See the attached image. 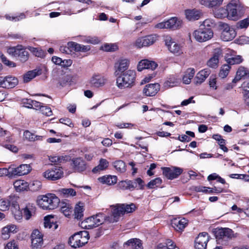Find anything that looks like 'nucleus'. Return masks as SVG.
I'll list each match as a JSON object with an SVG mask.
<instances>
[{"mask_svg": "<svg viewBox=\"0 0 249 249\" xmlns=\"http://www.w3.org/2000/svg\"><path fill=\"white\" fill-rule=\"evenodd\" d=\"M28 49L31 52H32L37 57H41L43 55V53L41 50H39L37 48H35L33 47H28Z\"/></svg>", "mask_w": 249, "mask_h": 249, "instance_id": "69168bd1", "label": "nucleus"}, {"mask_svg": "<svg viewBox=\"0 0 249 249\" xmlns=\"http://www.w3.org/2000/svg\"><path fill=\"white\" fill-rule=\"evenodd\" d=\"M221 54V52L220 49H215L213 56L207 61L208 66L212 68H216L218 67L219 57Z\"/></svg>", "mask_w": 249, "mask_h": 249, "instance_id": "bb28decb", "label": "nucleus"}, {"mask_svg": "<svg viewBox=\"0 0 249 249\" xmlns=\"http://www.w3.org/2000/svg\"><path fill=\"white\" fill-rule=\"evenodd\" d=\"M31 247L34 249L40 248L43 244V235L38 230H34L31 235Z\"/></svg>", "mask_w": 249, "mask_h": 249, "instance_id": "2eb2a0df", "label": "nucleus"}, {"mask_svg": "<svg viewBox=\"0 0 249 249\" xmlns=\"http://www.w3.org/2000/svg\"><path fill=\"white\" fill-rule=\"evenodd\" d=\"M167 26L168 29H172L176 30L181 27L182 22L181 20L178 19L177 18H172L170 19L166 20Z\"/></svg>", "mask_w": 249, "mask_h": 249, "instance_id": "72a5a7b5", "label": "nucleus"}, {"mask_svg": "<svg viewBox=\"0 0 249 249\" xmlns=\"http://www.w3.org/2000/svg\"><path fill=\"white\" fill-rule=\"evenodd\" d=\"M67 45L68 46V48H70L71 52L74 51L76 52H80V47L81 44L75 42L71 41L67 43Z\"/></svg>", "mask_w": 249, "mask_h": 249, "instance_id": "6e6d98bb", "label": "nucleus"}, {"mask_svg": "<svg viewBox=\"0 0 249 249\" xmlns=\"http://www.w3.org/2000/svg\"><path fill=\"white\" fill-rule=\"evenodd\" d=\"M89 239V233L87 231H81L71 236L69 241L70 245L77 248L82 247L87 243Z\"/></svg>", "mask_w": 249, "mask_h": 249, "instance_id": "20e7f679", "label": "nucleus"}, {"mask_svg": "<svg viewBox=\"0 0 249 249\" xmlns=\"http://www.w3.org/2000/svg\"><path fill=\"white\" fill-rule=\"evenodd\" d=\"M132 184L134 186L132 187L131 190L134 188L142 190L144 187V182L141 178H137L134 181H132Z\"/></svg>", "mask_w": 249, "mask_h": 249, "instance_id": "864d4df0", "label": "nucleus"}, {"mask_svg": "<svg viewBox=\"0 0 249 249\" xmlns=\"http://www.w3.org/2000/svg\"><path fill=\"white\" fill-rule=\"evenodd\" d=\"M23 214L26 220H29L31 216L35 213L36 211V207L33 204L28 203L23 209Z\"/></svg>", "mask_w": 249, "mask_h": 249, "instance_id": "2f4dec72", "label": "nucleus"}, {"mask_svg": "<svg viewBox=\"0 0 249 249\" xmlns=\"http://www.w3.org/2000/svg\"><path fill=\"white\" fill-rule=\"evenodd\" d=\"M98 180L103 184L111 185L117 182V178L115 176L107 175L99 178Z\"/></svg>", "mask_w": 249, "mask_h": 249, "instance_id": "473e14b6", "label": "nucleus"}, {"mask_svg": "<svg viewBox=\"0 0 249 249\" xmlns=\"http://www.w3.org/2000/svg\"><path fill=\"white\" fill-rule=\"evenodd\" d=\"M117 186L119 189L121 190H131L132 187L134 186L132 184V180H126L120 181Z\"/></svg>", "mask_w": 249, "mask_h": 249, "instance_id": "c03bdc74", "label": "nucleus"}, {"mask_svg": "<svg viewBox=\"0 0 249 249\" xmlns=\"http://www.w3.org/2000/svg\"><path fill=\"white\" fill-rule=\"evenodd\" d=\"M163 174L169 179L177 178L182 172L181 168L177 167L162 168Z\"/></svg>", "mask_w": 249, "mask_h": 249, "instance_id": "dca6fc26", "label": "nucleus"}, {"mask_svg": "<svg viewBox=\"0 0 249 249\" xmlns=\"http://www.w3.org/2000/svg\"><path fill=\"white\" fill-rule=\"evenodd\" d=\"M83 203H79L77 204L74 209L75 217L77 219H80L83 215Z\"/></svg>", "mask_w": 249, "mask_h": 249, "instance_id": "09e8293b", "label": "nucleus"}, {"mask_svg": "<svg viewBox=\"0 0 249 249\" xmlns=\"http://www.w3.org/2000/svg\"><path fill=\"white\" fill-rule=\"evenodd\" d=\"M180 81V78L176 75H171L164 83L163 86L166 89L176 86Z\"/></svg>", "mask_w": 249, "mask_h": 249, "instance_id": "7c9ffc66", "label": "nucleus"}, {"mask_svg": "<svg viewBox=\"0 0 249 249\" xmlns=\"http://www.w3.org/2000/svg\"><path fill=\"white\" fill-rule=\"evenodd\" d=\"M121 204L110 206L111 214L107 217V222L114 223L119 220L120 217L124 215Z\"/></svg>", "mask_w": 249, "mask_h": 249, "instance_id": "9d476101", "label": "nucleus"}, {"mask_svg": "<svg viewBox=\"0 0 249 249\" xmlns=\"http://www.w3.org/2000/svg\"><path fill=\"white\" fill-rule=\"evenodd\" d=\"M42 186L41 182L39 180H34L33 181L29 187L33 191H37L39 190Z\"/></svg>", "mask_w": 249, "mask_h": 249, "instance_id": "13d9d810", "label": "nucleus"}, {"mask_svg": "<svg viewBox=\"0 0 249 249\" xmlns=\"http://www.w3.org/2000/svg\"><path fill=\"white\" fill-rule=\"evenodd\" d=\"M115 125L117 127V128L120 129L122 128H132L134 127L135 125L133 124L128 123H117Z\"/></svg>", "mask_w": 249, "mask_h": 249, "instance_id": "e2e57ef3", "label": "nucleus"}, {"mask_svg": "<svg viewBox=\"0 0 249 249\" xmlns=\"http://www.w3.org/2000/svg\"><path fill=\"white\" fill-rule=\"evenodd\" d=\"M69 159V157L67 156H51L49 157V160L53 163H60L63 161H67Z\"/></svg>", "mask_w": 249, "mask_h": 249, "instance_id": "de8ad7c7", "label": "nucleus"}, {"mask_svg": "<svg viewBox=\"0 0 249 249\" xmlns=\"http://www.w3.org/2000/svg\"><path fill=\"white\" fill-rule=\"evenodd\" d=\"M17 198L14 196H10L7 198L0 199V210L5 211L8 210L10 205L13 206L15 209L18 208L17 204Z\"/></svg>", "mask_w": 249, "mask_h": 249, "instance_id": "f8f14e48", "label": "nucleus"}, {"mask_svg": "<svg viewBox=\"0 0 249 249\" xmlns=\"http://www.w3.org/2000/svg\"><path fill=\"white\" fill-rule=\"evenodd\" d=\"M223 0H198L200 4L209 8L219 6L222 4Z\"/></svg>", "mask_w": 249, "mask_h": 249, "instance_id": "c756f323", "label": "nucleus"}, {"mask_svg": "<svg viewBox=\"0 0 249 249\" xmlns=\"http://www.w3.org/2000/svg\"><path fill=\"white\" fill-rule=\"evenodd\" d=\"M161 183V179L160 178H157L149 182L147 185V187L150 189L158 187L160 186Z\"/></svg>", "mask_w": 249, "mask_h": 249, "instance_id": "603ef678", "label": "nucleus"}, {"mask_svg": "<svg viewBox=\"0 0 249 249\" xmlns=\"http://www.w3.org/2000/svg\"><path fill=\"white\" fill-rule=\"evenodd\" d=\"M213 36V33L211 28L202 27L195 30L193 33V36L199 42H206L211 39Z\"/></svg>", "mask_w": 249, "mask_h": 249, "instance_id": "39448f33", "label": "nucleus"}, {"mask_svg": "<svg viewBox=\"0 0 249 249\" xmlns=\"http://www.w3.org/2000/svg\"><path fill=\"white\" fill-rule=\"evenodd\" d=\"M185 16L187 19L193 21L199 19L202 16V13L198 10L188 9L185 11Z\"/></svg>", "mask_w": 249, "mask_h": 249, "instance_id": "c85d7f7f", "label": "nucleus"}, {"mask_svg": "<svg viewBox=\"0 0 249 249\" xmlns=\"http://www.w3.org/2000/svg\"><path fill=\"white\" fill-rule=\"evenodd\" d=\"M123 209L124 214L125 213H130L134 212L136 209V206L134 204L131 203L130 204H121Z\"/></svg>", "mask_w": 249, "mask_h": 249, "instance_id": "3c124183", "label": "nucleus"}, {"mask_svg": "<svg viewBox=\"0 0 249 249\" xmlns=\"http://www.w3.org/2000/svg\"><path fill=\"white\" fill-rule=\"evenodd\" d=\"M44 224L45 228L49 229L55 230L58 227V225L53 220V217L52 215H48L44 217Z\"/></svg>", "mask_w": 249, "mask_h": 249, "instance_id": "4c0bfd02", "label": "nucleus"}, {"mask_svg": "<svg viewBox=\"0 0 249 249\" xmlns=\"http://www.w3.org/2000/svg\"><path fill=\"white\" fill-rule=\"evenodd\" d=\"M136 77L135 71L128 70L120 73L116 79V86L120 89H130L135 85Z\"/></svg>", "mask_w": 249, "mask_h": 249, "instance_id": "f257e3e1", "label": "nucleus"}, {"mask_svg": "<svg viewBox=\"0 0 249 249\" xmlns=\"http://www.w3.org/2000/svg\"><path fill=\"white\" fill-rule=\"evenodd\" d=\"M109 162L106 159H101L98 165L92 169V172L94 173H96L98 172L104 171L107 168Z\"/></svg>", "mask_w": 249, "mask_h": 249, "instance_id": "c9c22d12", "label": "nucleus"}, {"mask_svg": "<svg viewBox=\"0 0 249 249\" xmlns=\"http://www.w3.org/2000/svg\"><path fill=\"white\" fill-rule=\"evenodd\" d=\"M39 71L36 70L28 71L23 76V81L24 82H28L32 79L35 78L36 75H38Z\"/></svg>", "mask_w": 249, "mask_h": 249, "instance_id": "a18cd8bd", "label": "nucleus"}, {"mask_svg": "<svg viewBox=\"0 0 249 249\" xmlns=\"http://www.w3.org/2000/svg\"><path fill=\"white\" fill-rule=\"evenodd\" d=\"M13 185L17 192L27 190L29 187L28 182L23 180H17L14 182Z\"/></svg>", "mask_w": 249, "mask_h": 249, "instance_id": "f704fd0d", "label": "nucleus"}, {"mask_svg": "<svg viewBox=\"0 0 249 249\" xmlns=\"http://www.w3.org/2000/svg\"><path fill=\"white\" fill-rule=\"evenodd\" d=\"M249 72L244 67H240L236 72V75L234 79V81H239L244 77H249Z\"/></svg>", "mask_w": 249, "mask_h": 249, "instance_id": "79ce46f5", "label": "nucleus"}, {"mask_svg": "<svg viewBox=\"0 0 249 249\" xmlns=\"http://www.w3.org/2000/svg\"><path fill=\"white\" fill-rule=\"evenodd\" d=\"M4 249H18V247L17 242L13 240L7 243Z\"/></svg>", "mask_w": 249, "mask_h": 249, "instance_id": "338daca9", "label": "nucleus"}, {"mask_svg": "<svg viewBox=\"0 0 249 249\" xmlns=\"http://www.w3.org/2000/svg\"><path fill=\"white\" fill-rule=\"evenodd\" d=\"M18 227L15 224H8L3 227L1 230V238L4 240L10 238L11 233H16L18 231Z\"/></svg>", "mask_w": 249, "mask_h": 249, "instance_id": "412c9836", "label": "nucleus"}, {"mask_svg": "<svg viewBox=\"0 0 249 249\" xmlns=\"http://www.w3.org/2000/svg\"><path fill=\"white\" fill-rule=\"evenodd\" d=\"M124 246L127 249H142L141 241L137 238H132L124 244Z\"/></svg>", "mask_w": 249, "mask_h": 249, "instance_id": "a878e982", "label": "nucleus"}, {"mask_svg": "<svg viewBox=\"0 0 249 249\" xmlns=\"http://www.w3.org/2000/svg\"><path fill=\"white\" fill-rule=\"evenodd\" d=\"M211 73L210 69H204L199 71L195 77V80L196 84H200L203 83Z\"/></svg>", "mask_w": 249, "mask_h": 249, "instance_id": "cd10ccee", "label": "nucleus"}, {"mask_svg": "<svg viewBox=\"0 0 249 249\" xmlns=\"http://www.w3.org/2000/svg\"><path fill=\"white\" fill-rule=\"evenodd\" d=\"M11 176H23L28 174L31 170L30 164H21L18 167L10 166Z\"/></svg>", "mask_w": 249, "mask_h": 249, "instance_id": "6ab92c4d", "label": "nucleus"}, {"mask_svg": "<svg viewBox=\"0 0 249 249\" xmlns=\"http://www.w3.org/2000/svg\"><path fill=\"white\" fill-rule=\"evenodd\" d=\"M209 240L208 233L204 232L200 233L195 240L196 249H206Z\"/></svg>", "mask_w": 249, "mask_h": 249, "instance_id": "aec40b11", "label": "nucleus"}, {"mask_svg": "<svg viewBox=\"0 0 249 249\" xmlns=\"http://www.w3.org/2000/svg\"><path fill=\"white\" fill-rule=\"evenodd\" d=\"M195 73V69L193 68H189L185 72L182 78L183 83L189 84L190 83L192 79L194 76Z\"/></svg>", "mask_w": 249, "mask_h": 249, "instance_id": "e433bc0d", "label": "nucleus"}, {"mask_svg": "<svg viewBox=\"0 0 249 249\" xmlns=\"http://www.w3.org/2000/svg\"><path fill=\"white\" fill-rule=\"evenodd\" d=\"M230 69L231 67L229 65H223L221 68L220 72L219 73V76L222 78H224L228 75Z\"/></svg>", "mask_w": 249, "mask_h": 249, "instance_id": "5fc2aeb1", "label": "nucleus"}, {"mask_svg": "<svg viewBox=\"0 0 249 249\" xmlns=\"http://www.w3.org/2000/svg\"><path fill=\"white\" fill-rule=\"evenodd\" d=\"M157 37V35L153 34L139 38L135 42V45L139 48L150 46L156 42Z\"/></svg>", "mask_w": 249, "mask_h": 249, "instance_id": "9b49d317", "label": "nucleus"}, {"mask_svg": "<svg viewBox=\"0 0 249 249\" xmlns=\"http://www.w3.org/2000/svg\"><path fill=\"white\" fill-rule=\"evenodd\" d=\"M249 25V19L246 18L238 22L237 24V27L238 28H246Z\"/></svg>", "mask_w": 249, "mask_h": 249, "instance_id": "0e129e2a", "label": "nucleus"}, {"mask_svg": "<svg viewBox=\"0 0 249 249\" xmlns=\"http://www.w3.org/2000/svg\"><path fill=\"white\" fill-rule=\"evenodd\" d=\"M242 61V59L241 57L239 55H237L235 57H230L227 59V62L229 64L228 65H234L239 64Z\"/></svg>", "mask_w": 249, "mask_h": 249, "instance_id": "4d7b16f0", "label": "nucleus"}, {"mask_svg": "<svg viewBox=\"0 0 249 249\" xmlns=\"http://www.w3.org/2000/svg\"><path fill=\"white\" fill-rule=\"evenodd\" d=\"M63 174L62 167L54 166L44 172L43 176L49 180H56L61 178L63 176Z\"/></svg>", "mask_w": 249, "mask_h": 249, "instance_id": "6e6552de", "label": "nucleus"}, {"mask_svg": "<svg viewBox=\"0 0 249 249\" xmlns=\"http://www.w3.org/2000/svg\"><path fill=\"white\" fill-rule=\"evenodd\" d=\"M213 15L214 17L218 18H228V13L227 6L226 8L221 7L214 11Z\"/></svg>", "mask_w": 249, "mask_h": 249, "instance_id": "ea45409f", "label": "nucleus"}, {"mask_svg": "<svg viewBox=\"0 0 249 249\" xmlns=\"http://www.w3.org/2000/svg\"><path fill=\"white\" fill-rule=\"evenodd\" d=\"M7 53L9 55L16 57L21 62H25L29 57L28 52L26 50L25 47L21 45L9 48Z\"/></svg>", "mask_w": 249, "mask_h": 249, "instance_id": "423d86ee", "label": "nucleus"}, {"mask_svg": "<svg viewBox=\"0 0 249 249\" xmlns=\"http://www.w3.org/2000/svg\"><path fill=\"white\" fill-rule=\"evenodd\" d=\"M94 217L92 216L88 217L81 222V227L87 229H90L96 227V224L94 222Z\"/></svg>", "mask_w": 249, "mask_h": 249, "instance_id": "a19ab883", "label": "nucleus"}, {"mask_svg": "<svg viewBox=\"0 0 249 249\" xmlns=\"http://www.w3.org/2000/svg\"><path fill=\"white\" fill-rule=\"evenodd\" d=\"M160 89V85L158 83L149 84L144 87L143 93L146 96H154L158 92Z\"/></svg>", "mask_w": 249, "mask_h": 249, "instance_id": "4be33fe9", "label": "nucleus"}, {"mask_svg": "<svg viewBox=\"0 0 249 249\" xmlns=\"http://www.w3.org/2000/svg\"><path fill=\"white\" fill-rule=\"evenodd\" d=\"M60 203L59 198L54 194L49 193L38 199V205L43 210H53Z\"/></svg>", "mask_w": 249, "mask_h": 249, "instance_id": "f03ea898", "label": "nucleus"}, {"mask_svg": "<svg viewBox=\"0 0 249 249\" xmlns=\"http://www.w3.org/2000/svg\"><path fill=\"white\" fill-rule=\"evenodd\" d=\"M214 25L215 22L214 20L211 18H208L203 22L202 24L200 25V27L211 28V27H213Z\"/></svg>", "mask_w": 249, "mask_h": 249, "instance_id": "052dcab7", "label": "nucleus"}, {"mask_svg": "<svg viewBox=\"0 0 249 249\" xmlns=\"http://www.w3.org/2000/svg\"><path fill=\"white\" fill-rule=\"evenodd\" d=\"M118 49V46L116 44L105 43L101 47V50L106 52H114Z\"/></svg>", "mask_w": 249, "mask_h": 249, "instance_id": "8fccbe9b", "label": "nucleus"}, {"mask_svg": "<svg viewBox=\"0 0 249 249\" xmlns=\"http://www.w3.org/2000/svg\"><path fill=\"white\" fill-rule=\"evenodd\" d=\"M106 81V79L104 76L99 74H94L90 80V84L93 87L99 88L104 86Z\"/></svg>", "mask_w": 249, "mask_h": 249, "instance_id": "5701e85b", "label": "nucleus"}, {"mask_svg": "<svg viewBox=\"0 0 249 249\" xmlns=\"http://www.w3.org/2000/svg\"><path fill=\"white\" fill-rule=\"evenodd\" d=\"M219 26L221 31L220 37L223 41H231L236 36V32L235 29L228 24L220 22L219 23Z\"/></svg>", "mask_w": 249, "mask_h": 249, "instance_id": "0eeeda50", "label": "nucleus"}, {"mask_svg": "<svg viewBox=\"0 0 249 249\" xmlns=\"http://www.w3.org/2000/svg\"><path fill=\"white\" fill-rule=\"evenodd\" d=\"M4 17L7 20L16 21L24 18H25V15L23 13H22L20 14L18 16L14 17L6 14L5 15Z\"/></svg>", "mask_w": 249, "mask_h": 249, "instance_id": "bf43d9fd", "label": "nucleus"}, {"mask_svg": "<svg viewBox=\"0 0 249 249\" xmlns=\"http://www.w3.org/2000/svg\"><path fill=\"white\" fill-rule=\"evenodd\" d=\"M18 84V80L11 76L0 77V88L10 89L15 87Z\"/></svg>", "mask_w": 249, "mask_h": 249, "instance_id": "f3484780", "label": "nucleus"}, {"mask_svg": "<svg viewBox=\"0 0 249 249\" xmlns=\"http://www.w3.org/2000/svg\"><path fill=\"white\" fill-rule=\"evenodd\" d=\"M0 57L1 59L2 62L4 63L6 65L10 67H16V64L14 62H12L8 60L6 56H5L2 53H0Z\"/></svg>", "mask_w": 249, "mask_h": 249, "instance_id": "680f3d73", "label": "nucleus"}, {"mask_svg": "<svg viewBox=\"0 0 249 249\" xmlns=\"http://www.w3.org/2000/svg\"><path fill=\"white\" fill-rule=\"evenodd\" d=\"M228 19L237 20L244 13L243 6L238 0H232L227 4Z\"/></svg>", "mask_w": 249, "mask_h": 249, "instance_id": "7ed1b4c3", "label": "nucleus"}, {"mask_svg": "<svg viewBox=\"0 0 249 249\" xmlns=\"http://www.w3.org/2000/svg\"><path fill=\"white\" fill-rule=\"evenodd\" d=\"M72 166L74 170L76 172H83L86 169L85 162L81 158L72 159Z\"/></svg>", "mask_w": 249, "mask_h": 249, "instance_id": "b1692460", "label": "nucleus"}, {"mask_svg": "<svg viewBox=\"0 0 249 249\" xmlns=\"http://www.w3.org/2000/svg\"><path fill=\"white\" fill-rule=\"evenodd\" d=\"M158 65L156 62L147 59H144L138 62L137 69L138 71H142L145 69L154 71L158 67Z\"/></svg>", "mask_w": 249, "mask_h": 249, "instance_id": "a211bd4d", "label": "nucleus"}, {"mask_svg": "<svg viewBox=\"0 0 249 249\" xmlns=\"http://www.w3.org/2000/svg\"><path fill=\"white\" fill-rule=\"evenodd\" d=\"M34 135V134L32 133L28 130L24 131L23 133L24 138L30 142H35Z\"/></svg>", "mask_w": 249, "mask_h": 249, "instance_id": "774afa93", "label": "nucleus"}, {"mask_svg": "<svg viewBox=\"0 0 249 249\" xmlns=\"http://www.w3.org/2000/svg\"><path fill=\"white\" fill-rule=\"evenodd\" d=\"M188 224V220L183 218L174 219L172 222V227L178 231H182Z\"/></svg>", "mask_w": 249, "mask_h": 249, "instance_id": "393cba45", "label": "nucleus"}, {"mask_svg": "<svg viewBox=\"0 0 249 249\" xmlns=\"http://www.w3.org/2000/svg\"><path fill=\"white\" fill-rule=\"evenodd\" d=\"M92 217H94L96 227L103 224L104 221H107V216H105L103 213H98L95 215H92Z\"/></svg>", "mask_w": 249, "mask_h": 249, "instance_id": "37998d69", "label": "nucleus"}, {"mask_svg": "<svg viewBox=\"0 0 249 249\" xmlns=\"http://www.w3.org/2000/svg\"><path fill=\"white\" fill-rule=\"evenodd\" d=\"M165 44L171 53L179 55L183 53L182 47L170 36H166L165 39Z\"/></svg>", "mask_w": 249, "mask_h": 249, "instance_id": "1a4fd4ad", "label": "nucleus"}, {"mask_svg": "<svg viewBox=\"0 0 249 249\" xmlns=\"http://www.w3.org/2000/svg\"><path fill=\"white\" fill-rule=\"evenodd\" d=\"M57 192L64 197L74 196L76 195V192L72 188L60 189L57 190Z\"/></svg>", "mask_w": 249, "mask_h": 249, "instance_id": "58836bf2", "label": "nucleus"}, {"mask_svg": "<svg viewBox=\"0 0 249 249\" xmlns=\"http://www.w3.org/2000/svg\"><path fill=\"white\" fill-rule=\"evenodd\" d=\"M130 65L129 59L125 58L119 59L115 64V73L116 75L123 73L128 70Z\"/></svg>", "mask_w": 249, "mask_h": 249, "instance_id": "4468645a", "label": "nucleus"}, {"mask_svg": "<svg viewBox=\"0 0 249 249\" xmlns=\"http://www.w3.org/2000/svg\"><path fill=\"white\" fill-rule=\"evenodd\" d=\"M237 235V233H234L231 229L228 228H221L215 231V236L217 239H231L236 238Z\"/></svg>", "mask_w": 249, "mask_h": 249, "instance_id": "ddd939ff", "label": "nucleus"}, {"mask_svg": "<svg viewBox=\"0 0 249 249\" xmlns=\"http://www.w3.org/2000/svg\"><path fill=\"white\" fill-rule=\"evenodd\" d=\"M113 166L117 171L120 173H124L126 170L125 164L121 160H118L114 162Z\"/></svg>", "mask_w": 249, "mask_h": 249, "instance_id": "49530a36", "label": "nucleus"}]
</instances>
